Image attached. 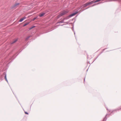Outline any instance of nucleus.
Masks as SVG:
<instances>
[{
    "mask_svg": "<svg viewBox=\"0 0 121 121\" xmlns=\"http://www.w3.org/2000/svg\"><path fill=\"white\" fill-rule=\"evenodd\" d=\"M68 12L66 11H64L62 12L58 16V18L66 14Z\"/></svg>",
    "mask_w": 121,
    "mask_h": 121,
    "instance_id": "1",
    "label": "nucleus"
},
{
    "mask_svg": "<svg viewBox=\"0 0 121 121\" xmlns=\"http://www.w3.org/2000/svg\"><path fill=\"white\" fill-rule=\"evenodd\" d=\"M94 1H92L91 2H89L87 3H86V4H85L84 5V7H86L88 5H89L90 4H92L93 3H94Z\"/></svg>",
    "mask_w": 121,
    "mask_h": 121,
    "instance_id": "2",
    "label": "nucleus"
},
{
    "mask_svg": "<svg viewBox=\"0 0 121 121\" xmlns=\"http://www.w3.org/2000/svg\"><path fill=\"white\" fill-rule=\"evenodd\" d=\"M78 13V11H76L75 12L71 14L70 15V17H72V16L75 15V14H77Z\"/></svg>",
    "mask_w": 121,
    "mask_h": 121,
    "instance_id": "3",
    "label": "nucleus"
},
{
    "mask_svg": "<svg viewBox=\"0 0 121 121\" xmlns=\"http://www.w3.org/2000/svg\"><path fill=\"white\" fill-rule=\"evenodd\" d=\"M120 109H121V106L117 109L114 110L112 112H113L114 111L117 112V111L119 110Z\"/></svg>",
    "mask_w": 121,
    "mask_h": 121,
    "instance_id": "4",
    "label": "nucleus"
},
{
    "mask_svg": "<svg viewBox=\"0 0 121 121\" xmlns=\"http://www.w3.org/2000/svg\"><path fill=\"white\" fill-rule=\"evenodd\" d=\"M26 17H23L21 18L19 21V22H22L25 19Z\"/></svg>",
    "mask_w": 121,
    "mask_h": 121,
    "instance_id": "5",
    "label": "nucleus"
},
{
    "mask_svg": "<svg viewBox=\"0 0 121 121\" xmlns=\"http://www.w3.org/2000/svg\"><path fill=\"white\" fill-rule=\"evenodd\" d=\"M19 4V3H17L15 4L12 7V8H15L16 6L18 5Z\"/></svg>",
    "mask_w": 121,
    "mask_h": 121,
    "instance_id": "6",
    "label": "nucleus"
},
{
    "mask_svg": "<svg viewBox=\"0 0 121 121\" xmlns=\"http://www.w3.org/2000/svg\"><path fill=\"white\" fill-rule=\"evenodd\" d=\"M4 74L5 75V76H4V78L6 80V81L8 83V80L6 78V73L5 72H4Z\"/></svg>",
    "mask_w": 121,
    "mask_h": 121,
    "instance_id": "7",
    "label": "nucleus"
},
{
    "mask_svg": "<svg viewBox=\"0 0 121 121\" xmlns=\"http://www.w3.org/2000/svg\"><path fill=\"white\" fill-rule=\"evenodd\" d=\"M4 74L5 75V76H4V78L6 80V81L8 83V80L6 78V73L5 72H4Z\"/></svg>",
    "mask_w": 121,
    "mask_h": 121,
    "instance_id": "8",
    "label": "nucleus"
},
{
    "mask_svg": "<svg viewBox=\"0 0 121 121\" xmlns=\"http://www.w3.org/2000/svg\"><path fill=\"white\" fill-rule=\"evenodd\" d=\"M70 17V15H69L68 16H67L64 19V20H67L69 19V18H70V17Z\"/></svg>",
    "mask_w": 121,
    "mask_h": 121,
    "instance_id": "9",
    "label": "nucleus"
},
{
    "mask_svg": "<svg viewBox=\"0 0 121 121\" xmlns=\"http://www.w3.org/2000/svg\"><path fill=\"white\" fill-rule=\"evenodd\" d=\"M45 14V13H42L39 15V16L40 17H42Z\"/></svg>",
    "mask_w": 121,
    "mask_h": 121,
    "instance_id": "10",
    "label": "nucleus"
},
{
    "mask_svg": "<svg viewBox=\"0 0 121 121\" xmlns=\"http://www.w3.org/2000/svg\"><path fill=\"white\" fill-rule=\"evenodd\" d=\"M64 19H63V20H62L60 21V22H57V23H64Z\"/></svg>",
    "mask_w": 121,
    "mask_h": 121,
    "instance_id": "11",
    "label": "nucleus"
},
{
    "mask_svg": "<svg viewBox=\"0 0 121 121\" xmlns=\"http://www.w3.org/2000/svg\"><path fill=\"white\" fill-rule=\"evenodd\" d=\"M31 37V36H28L27 37L26 39H25V40L26 41V40H28L29 38Z\"/></svg>",
    "mask_w": 121,
    "mask_h": 121,
    "instance_id": "12",
    "label": "nucleus"
},
{
    "mask_svg": "<svg viewBox=\"0 0 121 121\" xmlns=\"http://www.w3.org/2000/svg\"><path fill=\"white\" fill-rule=\"evenodd\" d=\"M107 115V114H106V116H105V118H104L103 121H106V120L107 119V118L106 117V116Z\"/></svg>",
    "mask_w": 121,
    "mask_h": 121,
    "instance_id": "13",
    "label": "nucleus"
},
{
    "mask_svg": "<svg viewBox=\"0 0 121 121\" xmlns=\"http://www.w3.org/2000/svg\"><path fill=\"white\" fill-rule=\"evenodd\" d=\"M17 40V39H15V40L13 41L11 43V44H13L15 43Z\"/></svg>",
    "mask_w": 121,
    "mask_h": 121,
    "instance_id": "14",
    "label": "nucleus"
},
{
    "mask_svg": "<svg viewBox=\"0 0 121 121\" xmlns=\"http://www.w3.org/2000/svg\"><path fill=\"white\" fill-rule=\"evenodd\" d=\"M29 22H28L27 23H26L23 26H26V25H28V24H29Z\"/></svg>",
    "mask_w": 121,
    "mask_h": 121,
    "instance_id": "15",
    "label": "nucleus"
},
{
    "mask_svg": "<svg viewBox=\"0 0 121 121\" xmlns=\"http://www.w3.org/2000/svg\"><path fill=\"white\" fill-rule=\"evenodd\" d=\"M37 18V17L34 18L33 19V21L35 20V19H36Z\"/></svg>",
    "mask_w": 121,
    "mask_h": 121,
    "instance_id": "16",
    "label": "nucleus"
},
{
    "mask_svg": "<svg viewBox=\"0 0 121 121\" xmlns=\"http://www.w3.org/2000/svg\"><path fill=\"white\" fill-rule=\"evenodd\" d=\"M25 113L26 114H29L27 112H25Z\"/></svg>",
    "mask_w": 121,
    "mask_h": 121,
    "instance_id": "17",
    "label": "nucleus"
},
{
    "mask_svg": "<svg viewBox=\"0 0 121 121\" xmlns=\"http://www.w3.org/2000/svg\"><path fill=\"white\" fill-rule=\"evenodd\" d=\"M35 27V26H33L31 27L30 28V29H31L32 28H33L34 27Z\"/></svg>",
    "mask_w": 121,
    "mask_h": 121,
    "instance_id": "18",
    "label": "nucleus"
},
{
    "mask_svg": "<svg viewBox=\"0 0 121 121\" xmlns=\"http://www.w3.org/2000/svg\"><path fill=\"white\" fill-rule=\"evenodd\" d=\"M107 48H105V49H103V52L105 49H107Z\"/></svg>",
    "mask_w": 121,
    "mask_h": 121,
    "instance_id": "19",
    "label": "nucleus"
},
{
    "mask_svg": "<svg viewBox=\"0 0 121 121\" xmlns=\"http://www.w3.org/2000/svg\"><path fill=\"white\" fill-rule=\"evenodd\" d=\"M107 110L108 111H109V112H111V111L110 110H108V109L107 108Z\"/></svg>",
    "mask_w": 121,
    "mask_h": 121,
    "instance_id": "20",
    "label": "nucleus"
},
{
    "mask_svg": "<svg viewBox=\"0 0 121 121\" xmlns=\"http://www.w3.org/2000/svg\"><path fill=\"white\" fill-rule=\"evenodd\" d=\"M85 78L84 79V81H85Z\"/></svg>",
    "mask_w": 121,
    "mask_h": 121,
    "instance_id": "21",
    "label": "nucleus"
},
{
    "mask_svg": "<svg viewBox=\"0 0 121 121\" xmlns=\"http://www.w3.org/2000/svg\"><path fill=\"white\" fill-rule=\"evenodd\" d=\"M89 8V7H88V8H86V9H87L88 8Z\"/></svg>",
    "mask_w": 121,
    "mask_h": 121,
    "instance_id": "22",
    "label": "nucleus"
},
{
    "mask_svg": "<svg viewBox=\"0 0 121 121\" xmlns=\"http://www.w3.org/2000/svg\"><path fill=\"white\" fill-rule=\"evenodd\" d=\"M74 34L75 35V32L74 31Z\"/></svg>",
    "mask_w": 121,
    "mask_h": 121,
    "instance_id": "23",
    "label": "nucleus"
},
{
    "mask_svg": "<svg viewBox=\"0 0 121 121\" xmlns=\"http://www.w3.org/2000/svg\"><path fill=\"white\" fill-rule=\"evenodd\" d=\"M63 25H60V26H63Z\"/></svg>",
    "mask_w": 121,
    "mask_h": 121,
    "instance_id": "24",
    "label": "nucleus"
},
{
    "mask_svg": "<svg viewBox=\"0 0 121 121\" xmlns=\"http://www.w3.org/2000/svg\"><path fill=\"white\" fill-rule=\"evenodd\" d=\"M69 22H67V24H68V23H69Z\"/></svg>",
    "mask_w": 121,
    "mask_h": 121,
    "instance_id": "25",
    "label": "nucleus"
},
{
    "mask_svg": "<svg viewBox=\"0 0 121 121\" xmlns=\"http://www.w3.org/2000/svg\"><path fill=\"white\" fill-rule=\"evenodd\" d=\"M73 31H74L73 29Z\"/></svg>",
    "mask_w": 121,
    "mask_h": 121,
    "instance_id": "26",
    "label": "nucleus"
}]
</instances>
